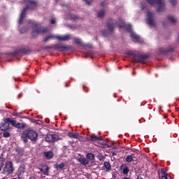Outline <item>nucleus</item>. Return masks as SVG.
I'll list each match as a JSON object with an SVG mask.
<instances>
[{"instance_id":"c9c22d12","label":"nucleus","mask_w":179,"mask_h":179,"mask_svg":"<svg viewBox=\"0 0 179 179\" xmlns=\"http://www.w3.org/2000/svg\"><path fill=\"white\" fill-rule=\"evenodd\" d=\"M15 152L18 155V156H23V155H24V151L22 150H17Z\"/></svg>"},{"instance_id":"864d4df0","label":"nucleus","mask_w":179,"mask_h":179,"mask_svg":"<svg viewBox=\"0 0 179 179\" xmlns=\"http://www.w3.org/2000/svg\"><path fill=\"white\" fill-rule=\"evenodd\" d=\"M132 62H134V60L132 61Z\"/></svg>"},{"instance_id":"6e6552de","label":"nucleus","mask_w":179,"mask_h":179,"mask_svg":"<svg viewBox=\"0 0 179 179\" xmlns=\"http://www.w3.org/2000/svg\"><path fill=\"white\" fill-rule=\"evenodd\" d=\"M49 30L47 27H36L33 30V36H37V34L41 33H48Z\"/></svg>"},{"instance_id":"a878e982","label":"nucleus","mask_w":179,"mask_h":179,"mask_svg":"<svg viewBox=\"0 0 179 179\" xmlns=\"http://www.w3.org/2000/svg\"><path fill=\"white\" fill-rule=\"evenodd\" d=\"M51 38H57V36L55 35H49L46 38H44V41L47 43V41H50Z\"/></svg>"},{"instance_id":"423d86ee","label":"nucleus","mask_w":179,"mask_h":179,"mask_svg":"<svg viewBox=\"0 0 179 179\" xmlns=\"http://www.w3.org/2000/svg\"><path fill=\"white\" fill-rule=\"evenodd\" d=\"M149 58V55H142L139 52H136L135 54V62H141V64H143L145 59Z\"/></svg>"},{"instance_id":"7c9ffc66","label":"nucleus","mask_w":179,"mask_h":179,"mask_svg":"<svg viewBox=\"0 0 179 179\" xmlns=\"http://www.w3.org/2000/svg\"><path fill=\"white\" fill-rule=\"evenodd\" d=\"M69 49V46H66L65 45H61L60 51H68Z\"/></svg>"},{"instance_id":"6ab92c4d","label":"nucleus","mask_w":179,"mask_h":179,"mask_svg":"<svg viewBox=\"0 0 179 179\" xmlns=\"http://www.w3.org/2000/svg\"><path fill=\"white\" fill-rule=\"evenodd\" d=\"M115 24H117V22H108V29L109 31H114V27H115Z\"/></svg>"},{"instance_id":"39448f33","label":"nucleus","mask_w":179,"mask_h":179,"mask_svg":"<svg viewBox=\"0 0 179 179\" xmlns=\"http://www.w3.org/2000/svg\"><path fill=\"white\" fill-rule=\"evenodd\" d=\"M155 13L152 11H148L146 15L147 24L151 27H156V22H155Z\"/></svg>"},{"instance_id":"f3484780","label":"nucleus","mask_w":179,"mask_h":179,"mask_svg":"<svg viewBox=\"0 0 179 179\" xmlns=\"http://www.w3.org/2000/svg\"><path fill=\"white\" fill-rule=\"evenodd\" d=\"M6 122H8V124H11V125L13 127H15L16 128L17 125V122H16V120H13L9 117L6 118Z\"/></svg>"},{"instance_id":"2f4dec72","label":"nucleus","mask_w":179,"mask_h":179,"mask_svg":"<svg viewBox=\"0 0 179 179\" xmlns=\"http://www.w3.org/2000/svg\"><path fill=\"white\" fill-rule=\"evenodd\" d=\"M87 159L89 160H94V155L92 153H88L87 154Z\"/></svg>"},{"instance_id":"a19ab883","label":"nucleus","mask_w":179,"mask_h":179,"mask_svg":"<svg viewBox=\"0 0 179 179\" xmlns=\"http://www.w3.org/2000/svg\"><path fill=\"white\" fill-rule=\"evenodd\" d=\"M3 136L4 138H9V136H10V134L9 132H4Z\"/></svg>"},{"instance_id":"e433bc0d","label":"nucleus","mask_w":179,"mask_h":179,"mask_svg":"<svg viewBox=\"0 0 179 179\" xmlns=\"http://www.w3.org/2000/svg\"><path fill=\"white\" fill-rule=\"evenodd\" d=\"M97 159L100 160V162H103L105 159L104 156L102 154H99L97 155Z\"/></svg>"},{"instance_id":"f8f14e48","label":"nucleus","mask_w":179,"mask_h":179,"mask_svg":"<svg viewBox=\"0 0 179 179\" xmlns=\"http://www.w3.org/2000/svg\"><path fill=\"white\" fill-rule=\"evenodd\" d=\"M174 50L175 48L169 46L167 48L164 49V48H160L159 49V52L161 54H163L164 55H166L168 52H174Z\"/></svg>"},{"instance_id":"412c9836","label":"nucleus","mask_w":179,"mask_h":179,"mask_svg":"<svg viewBox=\"0 0 179 179\" xmlns=\"http://www.w3.org/2000/svg\"><path fill=\"white\" fill-rule=\"evenodd\" d=\"M162 179H169V173H166L164 169H161Z\"/></svg>"},{"instance_id":"a18cd8bd","label":"nucleus","mask_w":179,"mask_h":179,"mask_svg":"<svg viewBox=\"0 0 179 179\" xmlns=\"http://www.w3.org/2000/svg\"><path fill=\"white\" fill-rule=\"evenodd\" d=\"M56 22H57V21L55 20V18L51 19V20H50L51 24H55Z\"/></svg>"},{"instance_id":"58836bf2","label":"nucleus","mask_w":179,"mask_h":179,"mask_svg":"<svg viewBox=\"0 0 179 179\" xmlns=\"http://www.w3.org/2000/svg\"><path fill=\"white\" fill-rule=\"evenodd\" d=\"M65 167V164L61 163L59 165H57L56 169H64Z\"/></svg>"},{"instance_id":"473e14b6","label":"nucleus","mask_w":179,"mask_h":179,"mask_svg":"<svg viewBox=\"0 0 179 179\" xmlns=\"http://www.w3.org/2000/svg\"><path fill=\"white\" fill-rule=\"evenodd\" d=\"M122 167H123L124 174H128V173H129V169L127 166H124V165H122Z\"/></svg>"},{"instance_id":"72a5a7b5","label":"nucleus","mask_w":179,"mask_h":179,"mask_svg":"<svg viewBox=\"0 0 179 179\" xmlns=\"http://www.w3.org/2000/svg\"><path fill=\"white\" fill-rule=\"evenodd\" d=\"M76 44H81V45H84L83 43H82V39L76 38L74 40Z\"/></svg>"},{"instance_id":"393cba45","label":"nucleus","mask_w":179,"mask_h":179,"mask_svg":"<svg viewBox=\"0 0 179 179\" xmlns=\"http://www.w3.org/2000/svg\"><path fill=\"white\" fill-rule=\"evenodd\" d=\"M135 42L136 43H140L142 44L143 43V39L141 38V36L139 35H135Z\"/></svg>"},{"instance_id":"ddd939ff","label":"nucleus","mask_w":179,"mask_h":179,"mask_svg":"<svg viewBox=\"0 0 179 179\" xmlns=\"http://www.w3.org/2000/svg\"><path fill=\"white\" fill-rule=\"evenodd\" d=\"M87 141H91L92 142H96L97 141H101L102 145H104V141L101 139V137H97L96 136H89L87 137Z\"/></svg>"},{"instance_id":"7ed1b4c3","label":"nucleus","mask_w":179,"mask_h":179,"mask_svg":"<svg viewBox=\"0 0 179 179\" xmlns=\"http://www.w3.org/2000/svg\"><path fill=\"white\" fill-rule=\"evenodd\" d=\"M14 171L15 167H13V163L10 161L6 162L4 164L2 174L4 176H10V174H13Z\"/></svg>"},{"instance_id":"37998d69","label":"nucleus","mask_w":179,"mask_h":179,"mask_svg":"<svg viewBox=\"0 0 179 179\" xmlns=\"http://www.w3.org/2000/svg\"><path fill=\"white\" fill-rule=\"evenodd\" d=\"M3 167V160L0 158V170Z\"/></svg>"},{"instance_id":"aec40b11","label":"nucleus","mask_w":179,"mask_h":179,"mask_svg":"<svg viewBox=\"0 0 179 179\" xmlns=\"http://www.w3.org/2000/svg\"><path fill=\"white\" fill-rule=\"evenodd\" d=\"M68 135L70 138H74V139H79L80 138V135L78 133H69Z\"/></svg>"},{"instance_id":"a211bd4d","label":"nucleus","mask_w":179,"mask_h":179,"mask_svg":"<svg viewBox=\"0 0 179 179\" xmlns=\"http://www.w3.org/2000/svg\"><path fill=\"white\" fill-rule=\"evenodd\" d=\"M6 122H8V124H11V125L13 127H15L16 128L17 125V122H16V120H13L9 117L6 118Z\"/></svg>"},{"instance_id":"2eb2a0df","label":"nucleus","mask_w":179,"mask_h":179,"mask_svg":"<svg viewBox=\"0 0 179 179\" xmlns=\"http://www.w3.org/2000/svg\"><path fill=\"white\" fill-rule=\"evenodd\" d=\"M43 155L45 157L48 159V160H50L52 159V157H54V152H52V151L44 152Z\"/></svg>"},{"instance_id":"4be33fe9","label":"nucleus","mask_w":179,"mask_h":179,"mask_svg":"<svg viewBox=\"0 0 179 179\" xmlns=\"http://www.w3.org/2000/svg\"><path fill=\"white\" fill-rule=\"evenodd\" d=\"M78 162L81 163V164H83L84 166L86 164H89V161L86 159V158L80 157L78 159Z\"/></svg>"},{"instance_id":"b1692460","label":"nucleus","mask_w":179,"mask_h":179,"mask_svg":"<svg viewBox=\"0 0 179 179\" xmlns=\"http://www.w3.org/2000/svg\"><path fill=\"white\" fill-rule=\"evenodd\" d=\"M167 19L169 22H171V23H172L173 24H176V22H177V20H176V18H174L173 16L171 15H169L167 16Z\"/></svg>"},{"instance_id":"8fccbe9b","label":"nucleus","mask_w":179,"mask_h":179,"mask_svg":"<svg viewBox=\"0 0 179 179\" xmlns=\"http://www.w3.org/2000/svg\"><path fill=\"white\" fill-rule=\"evenodd\" d=\"M137 179H143V178H142V177H141V176H138V177H137Z\"/></svg>"},{"instance_id":"9b49d317","label":"nucleus","mask_w":179,"mask_h":179,"mask_svg":"<svg viewBox=\"0 0 179 179\" xmlns=\"http://www.w3.org/2000/svg\"><path fill=\"white\" fill-rule=\"evenodd\" d=\"M38 170L44 174V176H49L50 175V167L44 164L42 165L41 167L38 168Z\"/></svg>"},{"instance_id":"c85d7f7f","label":"nucleus","mask_w":179,"mask_h":179,"mask_svg":"<svg viewBox=\"0 0 179 179\" xmlns=\"http://www.w3.org/2000/svg\"><path fill=\"white\" fill-rule=\"evenodd\" d=\"M142 159H143V155H142L141 152L137 153V158L136 159V162H138V163H139V162H141Z\"/></svg>"},{"instance_id":"f257e3e1","label":"nucleus","mask_w":179,"mask_h":179,"mask_svg":"<svg viewBox=\"0 0 179 179\" xmlns=\"http://www.w3.org/2000/svg\"><path fill=\"white\" fill-rule=\"evenodd\" d=\"M21 138L24 143H27L29 139L32 142H36L38 138V134L34 130L27 129L22 133Z\"/></svg>"},{"instance_id":"4c0bfd02","label":"nucleus","mask_w":179,"mask_h":179,"mask_svg":"<svg viewBox=\"0 0 179 179\" xmlns=\"http://www.w3.org/2000/svg\"><path fill=\"white\" fill-rule=\"evenodd\" d=\"M117 24L119 27H124V20H121L119 22H117Z\"/></svg>"},{"instance_id":"0eeeda50","label":"nucleus","mask_w":179,"mask_h":179,"mask_svg":"<svg viewBox=\"0 0 179 179\" xmlns=\"http://www.w3.org/2000/svg\"><path fill=\"white\" fill-rule=\"evenodd\" d=\"M59 139H61L59 136L57 134H48L45 137V141L46 142H57V141H59Z\"/></svg>"},{"instance_id":"20e7f679","label":"nucleus","mask_w":179,"mask_h":179,"mask_svg":"<svg viewBox=\"0 0 179 179\" xmlns=\"http://www.w3.org/2000/svg\"><path fill=\"white\" fill-rule=\"evenodd\" d=\"M147 2H148L150 5H155V3H157V5H158L157 12L162 13L164 11V0H147Z\"/></svg>"},{"instance_id":"4468645a","label":"nucleus","mask_w":179,"mask_h":179,"mask_svg":"<svg viewBox=\"0 0 179 179\" xmlns=\"http://www.w3.org/2000/svg\"><path fill=\"white\" fill-rule=\"evenodd\" d=\"M126 30H127V31L130 33V37H131L133 40H135V34L132 32V26H131V24L127 25Z\"/></svg>"},{"instance_id":"cd10ccee","label":"nucleus","mask_w":179,"mask_h":179,"mask_svg":"<svg viewBox=\"0 0 179 179\" xmlns=\"http://www.w3.org/2000/svg\"><path fill=\"white\" fill-rule=\"evenodd\" d=\"M104 167L106 169V171L111 170V164H110L108 162H104Z\"/></svg>"},{"instance_id":"3c124183","label":"nucleus","mask_w":179,"mask_h":179,"mask_svg":"<svg viewBox=\"0 0 179 179\" xmlns=\"http://www.w3.org/2000/svg\"><path fill=\"white\" fill-rule=\"evenodd\" d=\"M136 150L138 151L139 150H138V149H136Z\"/></svg>"},{"instance_id":"c756f323","label":"nucleus","mask_w":179,"mask_h":179,"mask_svg":"<svg viewBox=\"0 0 179 179\" xmlns=\"http://www.w3.org/2000/svg\"><path fill=\"white\" fill-rule=\"evenodd\" d=\"M133 160H134V155H128L126 157V162H127L128 163H131V162H132Z\"/></svg>"},{"instance_id":"603ef678","label":"nucleus","mask_w":179,"mask_h":179,"mask_svg":"<svg viewBox=\"0 0 179 179\" xmlns=\"http://www.w3.org/2000/svg\"><path fill=\"white\" fill-rule=\"evenodd\" d=\"M83 89H85V85L83 86Z\"/></svg>"},{"instance_id":"5701e85b","label":"nucleus","mask_w":179,"mask_h":179,"mask_svg":"<svg viewBox=\"0 0 179 179\" xmlns=\"http://www.w3.org/2000/svg\"><path fill=\"white\" fill-rule=\"evenodd\" d=\"M127 56L129 57V58H132V59H134L135 58V52L134 51H128L126 52Z\"/></svg>"},{"instance_id":"79ce46f5","label":"nucleus","mask_w":179,"mask_h":179,"mask_svg":"<svg viewBox=\"0 0 179 179\" xmlns=\"http://www.w3.org/2000/svg\"><path fill=\"white\" fill-rule=\"evenodd\" d=\"M170 3L173 6H176L177 5V0H170Z\"/></svg>"},{"instance_id":"dca6fc26","label":"nucleus","mask_w":179,"mask_h":179,"mask_svg":"<svg viewBox=\"0 0 179 179\" xmlns=\"http://www.w3.org/2000/svg\"><path fill=\"white\" fill-rule=\"evenodd\" d=\"M106 16V10L101 9L97 13V17H99V19H103Z\"/></svg>"},{"instance_id":"1a4fd4ad","label":"nucleus","mask_w":179,"mask_h":179,"mask_svg":"<svg viewBox=\"0 0 179 179\" xmlns=\"http://www.w3.org/2000/svg\"><path fill=\"white\" fill-rule=\"evenodd\" d=\"M9 129V122H6V118H4L0 124V131H8Z\"/></svg>"},{"instance_id":"09e8293b","label":"nucleus","mask_w":179,"mask_h":179,"mask_svg":"<svg viewBox=\"0 0 179 179\" xmlns=\"http://www.w3.org/2000/svg\"><path fill=\"white\" fill-rule=\"evenodd\" d=\"M13 115H16V116H17V115H19V113H13Z\"/></svg>"},{"instance_id":"c03bdc74","label":"nucleus","mask_w":179,"mask_h":179,"mask_svg":"<svg viewBox=\"0 0 179 179\" xmlns=\"http://www.w3.org/2000/svg\"><path fill=\"white\" fill-rule=\"evenodd\" d=\"M87 5H90L92 2H93V0H84Z\"/></svg>"},{"instance_id":"ea45409f","label":"nucleus","mask_w":179,"mask_h":179,"mask_svg":"<svg viewBox=\"0 0 179 179\" xmlns=\"http://www.w3.org/2000/svg\"><path fill=\"white\" fill-rule=\"evenodd\" d=\"M61 45L62 44H57L55 45V50H59V51H61Z\"/></svg>"},{"instance_id":"de8ad7c7","label":"nucleus","mask_w":179,"mask_h":179,"mask_svg":"<svg viewBox=\"0 0 179 179\" xmlns=\"http://www.w3.org/2000/svg\"><path fill=\"white\" fill-rule=\"evenodd\" d=\"M26 31H27V28H24L21 30V33H26Z\"/></svg>"},{"instance_id":"f03ea898","label":"nucleus","mask_w":179,"mask_h":179,"mask_svg":"<svg viewBox=\"0 0 179 179\" xmlns=\"http://www.w3.org/2000/svg\"><path fill=\"white\" fill-rule=\"evenodd\" d=\"M24 2H29V4L22 10L20 20H18L19 24L23 23V19H24V16H26V11L33 10L37 8V1H36V0H24Z\"/></svg>"},{"instance_id":"49530a36","label":"nucleus","mask_w":179,"mask_h":179,"mask_svg":"<svg viewBox=\"0 0 179 179\" xmlns=\"http://www.w3.org/2000/svg\"><path fill=\"white\" fill-rule=\"evenodd\" d=\"M101 5L103 8H104V6H106V5H107V1H102L101 3Z\"/></svg>"},{"instance_id":"bb28decb","label":"nucleus","mask_w":179,"mask_h":179,"mask_svg":"<svg viewBox=\"0 0 179 179\" xmlns=\"http://www.w3.org/2000/svg\"><path fill=\"white\" fill-rule=\"evenodd\" d=\"M26 127V124L24 123L18 122L17 124V126L15 128H17L18 129H24V127Z\"/></svg>"},{"instance_id":"9d476101","label":"nucleus","mask_w":179,"mask_h":179,"mask_svg":"<svg viewBox=\"0 0 179 179\" xmlns=\"http://www.w3.org/2000/svg\"><path fill=\"white\" fill-rule=\"evenodd\" d=\"M57 39L59 41H69L71 38V34H66V35H57L56 36Z\"/></svg>"},{"instance_id":"f704fd0d","label":"nucleus","mask_w":179,"mask_h":179,"mask_svg":"<svg viewBox=\"0 0 179 179\" xmlns=\"http://www.w3.org/2000/svg\"><path fill=\"white\" fill-rule=\"evenodd\" d=\"M69 19H72L73 20H78V17L75 15L69 14Z\"/></svg>"}]
</instances>
